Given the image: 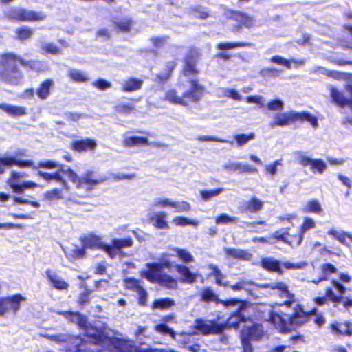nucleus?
<instances>
[{
  "label": "nucleus",
  "mask_w": 352,
  "mask_h": 352,
  "mask_svg": "<svg viewBox=\"0 0 352 352\" xmlns=\"http://www.w3.org/2000/svg\"><path fill=\"white\" fill-rule=\"evenodd\" d=\"M37 62L33 60H26L13 52L0 54V81L11 86L22 84L24 76L18 64L34 69Z\"/></svg>",
  "instance_id": "nucleus-1"
},
{
  "label": "nucleus",
  "mask_w": 352,
  "mask_h": 352,
  "mask_svg": "<svg viewBox=\"0 0 352 352\" xmlns=\"http://www.w3.org/2000/svg\"><path fill=\"white\" fill-rule=\"evenodd\" d=\"M292 309L293 311L287 320L284 318L283 314L274 311H270L268 321L278 332L281 333H290L292 330L302 327L308 322L307 314L301 304L296 303Z\"/></svg>",
  "instance_id": "nucleus-2"
},
{
  "label": "nucleus",
  "mask_w": 352,
  "mask_h": 352,
  "mask_svg": "<svg viewBox=\"0 0 352 352\" xmlns=\"http://www.w3.org/2000/svg\"><path fill=\"white\" fill-rule=\"evenodd\" d=\"M190 89L184 91L180 96L175 89H170L166 91L164 100L175 105L188 107L189 103L199 102L204 94L205 88L197 79L188 80Z\"/></svg>",
  "instance_id": "nucleus-3"
},
{
  "label": "nucleus",
  "mask_w": 352,
  "mask_h": 352,
  "mask_svg": "<svg viewBox=\"0 0 352 352\" xmlns=\"http://www.w3.org/2000/svg\"><path fill=\"white\" fill-rule=\"evenodd\" d=\"M58 314L70 322H76L79 327L85 329V336L95 344H102L109 340L108 336L100 329L88 324L85 316L78 311H61Z\"/></svg>",
  "instance_id": "nucleus-4"
},
{
  "label": "nucleus",
  "mask_w": 352,
  "mask_h": 352,
  "mask_svg": "<svg viewBox=\"0 0 352 352\" xmlns=\"http://www.w3.org/2000/svg\"><path fill=\"white\" fill-rule=\"evenodd\" d=\"M25 151H19L16 153V156H3L0 157V175L4 173L6 167H10L12 165L20 168L31 167L34 169L45 168L54 169L56 168H64V165L52 160L41 161L34 164V162L30 160H20L16 158L18 156H25Z\"/></svg>",
  "instance_id": "nucleus-5"
},
{
  "label": "nucleus",
  "mask_w": 352,
  "mask_h": 352,
  "mask_svg": "<svg viewBox=\"0 0 352 352\" xmlns=\"http://www.w3.org/2000/svg\"><path fill=\"white\" fill-rule=\"evenodd\" d=\"M309 123L314 128L318 126V119L307 111H287L278 113L270 122L271 127L284 126L296 123Z\"/></svg>",
  "instance_id": "nucleus-6"
},
{
  "label": "nucleus",
  "mask_w": 352,
  "mask_h": 352,
  "mask_svg": "<svg viewBox=\"0 0 352 352\" xmlns=\"http://www.w3.org/2000/svg\"><path fill=\"white\" fill-rule=\"evenodd\" d=\"M67 172L69 179L76 184L77 188L92 190L96 185L107 179L106 177L99 175L96 172L90 170H86L81 177H79L69 167L67 168Z\"/></svg>",
  "instance_id": "nucleus-7"
},
{
  "label": "nucleus",
  "mask_w": 352,
  "mask_h": 352,
  "mask_svg": "<svg viewBox=\"0 0 352 352\" xmlns=\"http://www.w3.org/2000/svg\"><path fill=\"white\" fill-rule=\"evenodd\" d=\"M260 265L263 269L270 273H276L278 275H282L283 274L282 267L286 270H298L304 268L307 263L305 262L294 263L289 261L280 263L273 257L265 256L261 258Z\"/></svg>",
  "instance_id": "nucleus-8"
},
{
  "label": "nucleus",
  "mask_w": 352,
  "mask_h": 352,
  "mask_svg": "<svg viewBox=\"0 0 352 352\" xmlns=\"http://www.w3.org/2000/svg\"><path fill=\"white\" fill-rule=\"evenodd\" d=\"M262 324L254 322L252 325L243 328L240 332L242 352H253L251 340H258L264 336Z\"/></svg>",
  "instance_id": "nucleus-9"
},
{
  "label": "nucleus",
  "mask_w": 352,
  "mask_h": 352,
  "mask_svg": "<svg viewBox=\"0 0 352 352\" xmlns=\"http://www.w3.org/2000/svg\"><path fill=\"white\" fill-rule=\"evenodd\" d=\"M6 16L13 22L41 21L46 18V15L41 12H36L21 8L10 9L6 12Z\"/></svg>",
  "instance_id": "nucleus-10"
},
{
  "label": "nucleus",
  "mask_w": 352,
  "mask_h": 352,
  "mask_svg": "<svg viewBox=\"0 0 352 352\" xmlns=\"http://www.w3.org/2000/svg\"><path fill=\"white\" fill-rule=\"evenodd\" d=\"M199 50L195 47H189L183 59V67L182 74L186 77L195 76L199 74V70L197 66V61L200 57Z\"/></svg>",
  "instance_id": "nucleus-11"
},
{
  "label": "nucleus",
  "mask_w": 352,
  "mask_h": 352,
  "mask_svg": "<svg viewBox=\"0 0 352 352\" xmlns=\"http://www.w3.org/2000/svg\"><path fill=\"white\" fill-rule=\"evenodd\" d=\"M25 300L26 298L21 294L0 297V316H4L8 313L16 314Z\"/></svg>",
  "instance_id": "nucleus-12"
},
{
  "label": "nucleus",
  "mask_w": 352,
  "mask_h": 352,
  "mask_svg": "<svg viewBox=\"0 0 352 352\" xmlns=\"http://www.w3.org/2000/svg\"><path fill=\"white\" fill-rule=\"evenodd\" d=\"M194 329L202 335L221 334L226 329L225 322L219 323L215 320H209L206 322L201 318L195 320Z\"/></svg>",
  "instance_id": "nucleus-13"
},
{
  "label": "nucleus",
  "mask_w": 352,
  "mask_h": 352,
  "mask_svg": "<svg viewBox=\"0 0 352 352\" xmlns=\"http://www.w3.org/2000/svg\"><path fill=\"white\" fill-rule=\"evenodd\" d=\"M344 89L349 94V98L344 96L342 91L333 86H331L329 90L331 102L338 107L344 108L348 107L352 109V83H347Z\"/></svg>",
  "instance_id": "nucleus-14"
},
{
  "label": "nucleus",
  "mask_w": 352,
  "mask_h": 352,
  "mask_svg": "<svg viewBox=\"0 0 352 352\" xmlns=\"http://www.w3.org/2000/svg\"><path fill=\"white\" fill-rule=\"evenodd\" d=\"M249 302L248 300H243L241 302V305H239V307L232 312H231L224 322L226 329H239L240 327L241 322H246L250 320V318L249 316H246L243 311L248 307Z\"/></svg>",
  "instance_id": "nucleus-15"
},
{
  "label": "nucleus",
  "mask_w": 352,
  "mask_h": 352,
  "mask_svg": "<svg viewBox=\"0 0 352 352\" xmlns=\"http://www.w3.org/2000/svg\"><path fill=\"white\" fill-rule=\"evenodd\" d=\"M223 16L226 20L234 21L238 23L236 27L240 28L245 27L250 28L254 25V19L244 12L226 8L224 10Z\"/></svg>",
  "instance_id": "nucleus-16"
},
{
  "label": "nucleus",
  "mask_w": 352,
  "mask_h": 352,
  "mask_svg": "<svg viewBox=\"0 0 352 352\" xmlns=\"http://www.w3.org/2000/svg\"><path fill=\"white\" fill-rule=\"evenodd\" d=\"M24 176H25V173H21L16 171L11 172L7 183L12 189L14 193L22 194L25 189L33 188L37 186V184L32 182H21V178Z\"/></svg>",
  "instance_id": "nucleus-17"
},
{
  "label": "nucleus",
  "mask_w": 352,
  "mask_h": 352,
  "mask_svg": "<svg viewBox=\"0 0 352 352\" xmlns=\"http://www.w3.org/2000/svg\"><path fill=\"white\" fill-rule=\"evenodd\" d=\"M251 46H252V43L243 41L218 43L216 45V48L219 51L215 54V57L223 61H227L231 58V55L226 50Z\"/></svg>",
  "instance_id": "nucleus-18"
},
{
  "label": "nucleus",
  "mask_w": 352,
  "mask_h": 352,
  "mask_svg": "<svg viewBox=\"0 0 352 352\" xmlns=\"http://www.w3.org/2000/svg\"><path fill=\"white\" fill-rule=\"evenodd\" d=\"M80 241L84 248L92 250L98 249L110 254V245L104 243L99 236L89 234L82 236Z\"/></svg>",
  "instance_id": "nucleus-19"
},
{
  "label": "nucleus",
  "mask_w": 352,
  "mask_h": 352,
  "mask_svg": "<svg viewBox=\"0 0 352 352\" xmlns=\"http://www.w3.org/2000/svg\"><path fill=\"white\" fill-rule=\"evenodd\" d=\"M329 329L336 336H352V321L334 320L329 325Z\"/></svg>",
  "instance_id": "nucleus-20"
},
{
  "label": "nucleus",
  "mask_w": 352,
  "mask_h": 352,
  "mask_svg": "<svg viewBox=\"0 0 352 352\" xmlns=\"http://www.w3.org/2000/svg\"><path fill=\"white\" fill-rule=\"evenodd\" d=\"M96 147L97 143L96 140L91 138L73 140L69 146L72 151L77 153L94 152Z\"/></svg>",
  "instance_id": "nucleus-21"
},
{
  "label": "nucleus",
  "mask_w": 352,
  "mask_h": 352,
  "mask_svg": "<svg viewBox=\"0 0 352 352\" xmlns=\"http://www.w3.org/2000/svg\"><path fill=\"white\" fill-rule=\"evenodd\" d=\"M138 348L131 340L111 337V351L113 352H138Z\"/></svg>",
  "instance_id": "nucleus-22"
},
{
  "label": "nucleus",
  "mask_w": 352,
  "mask_h": 352,
  "mask_svg": "<svg viewBox=\"0 0 352 352\" xmlns=\"http://www.w3.org/2000/svg\"><path fill=\"white\" fill-rule=\"evenodd\" d=\"M264 202L255 196H252L248 200L241 203L239 210L243 213H256L263 208Z\"/></svg>",
  "instance_id": "nucleus-23"
},
{
  "label": "nucleus",
  "mask_w": 352,
  "mask_h": 352,
  "mask_svg": "<svg viewBox=\"0 0 352 352\" xmlns=\"http://www.w3.org/2000/svg\"><path fill=\"white\" fill-rule=\"evenodd\" d=\"M299 163L302 166H309L314 173H322L326 169V164L322 160H312L309 157L302 155L299 157Z\"/></svg>",
  "instance_id": "nucleus-24"
},
{
  "label": "nucleus",
  "mask_w": 352,
  "mask_h": 352,
  "mask_svg": "<svg viewBox=\"0 0 352 352\" xmlns=\"http://www.w3.org/2000/svg\"><path fill=\"white\" fill-rule=\"evenodd\" d=\"M176 66L177 62L175 60L166 62L163 71L155 75V82L157 84L166 83L172 77Z\"/></svg>",
  "instance_id": "nucleus-25"
},
{
  "label": "nucleus",
  "mask_w": 352,
  "mask_h": 352,
  "mask_svg": "<svg viewBox=\"0 0 352 352\" xmlns=\"http://www.w3.org/2000/svg\"><path fill=\"white\" fill-rule=\"evenodd\" d=\"M143 84L144 80L142 78L130 76L122 82L120 90L125 93L137 91L142 89Z\"/></svg>",
  "instance_id": "nucleus-26"
},
{
  "label": "nucleus",
  "mask_w": 352,
  "mask_h": 352,
  "mask_svg": "<svg viewBox=\"0 0 352 352\" xmlns=\"http://www.w3.org/2000/svg\"><path fill=\"white\" fill-rule=\"evenodd\" d=\"M175 269L180 276L179 280L182 283L192 284L197 278L195 273L190 271V268L184 265L177 264Z\"/></svg>",
  "instance_id": "nucleus-27"
},
{
  "label": "nucleus",
  "mask_w": 352,
  "mask_h": 352,
  "mask_svg": "<svg viewBox=\"0 0 352 352\" xmlns=\"http://www.w3.org/2000/svg\"><path fill=\"white\" fill-rule=\"evenodd\" d=\"M166 212L160 211L151 214L148 218V221L153 227L159 230H168L170 228Z\"/></svg>",
  "instance_id": "nucleus-28"
},
{
  "label": "nucleus",
  "mask_w": 352,
  "mask_h": 352,
  "mask_svg": "<svg viewBox=\"0 0 352 352\" xmlns=\"http://www.w3.org/2000/svg\"><path fill=\"white\" fill-rule=\"evenodd\" d=\"M54 82L52 78L43 80L36 89V94L41 100H46L51 94Z\"/></svg>",
  "instance_id": "nucleus-29"
},
{
  "label": "nucleus",
  "mask_w": 352,
  "mask_h": 352,
  "mask_svg": "<svg viewBox=\"0 0 352 352\" xmlns=\"http://www.w3.org/2000/svg\"><path fill=\"white\" fill-rule=\"evenodd\" d=\"M134 98H129L127 101H118L114 105V111L118 115H129L135 110Z\"/></svg>",
  "instance_id": "nucleus-30"
},
{
  "label": "nucleus",
  "mask_w": 352,
  "mask_h": 352,
  "mask_svg": "<svg viewBox=\"0 0 352 352\" xmlns=\"http://www.w3.org/2000/svg\"><path fill=\"white\" fill-rule=\"evenodd\" d=\"M147 268L143 276L151 283L157 282L160 275L162 274L160 265L157 263H148Z\"/></svg>",
  "instance_id": "nucleus-31"
},
{
  "label": "nucleus",
  "mask_w": 352,
  "mask_h": 352,
  "mask_svg": "<svg viewBox=\"0 0 352 352\" xmlns=\"http://www.w3.org/2000/svg\"><path fill=\"white\" fill-rule=\"evenodd\" d=\"M133 21L131 18H122L113 21V30L118 33H127L131 30Z\"/></svg>",
  "instance_id": "nucleus-32"
},
{
  "label": "nucleus",
  "mask_w": 352,
  "mask_h": 352,
  "mask_svg": "<svg viewBox=\"0 0 352 352\" xmlns=\"http://www.w3.org/2000/svg\"><path fill=\"white\" fill-rule=\"evenodd\" d=\"M0 109L12 117H21L27 114L26 109L22 106H14L0 103Z\"/></svg>",
  "instance_id": "nucleus-33"
},
{
  "label": "nucleus",
  "mask_w": 352,
  "mask_h": 352,
  "mask_svg": "<svg viewBox=\"0 0 352 352\" xmlns=\"http://www.w3.org/2000/svg\"><path fill=\"white\" fill-rule=\"evenodd\" d=\"M45 274L47 279L50 281L53 287L59 290L67 289L69 287V284L62 278H60L56 274H54L52 270H47Z\"/></svg>",
  "instance_id": "nucleus-34"
},
{
  "label": "nucleus",
  "mask_w": 352,
  "mask_h": 352,
  "mask_svg": "<svg viewBox=\"0 0 352 352\" xmlns=\"http://www.w3.org/2000/svg\"><path fill=\"white\" fill-rule=\"evenodd\" d=\"M199 300L205 302H214L216 304H219V298L212 287H205L200 292Z\"/></svg>",
  "instance_id": "nucleus-35"
},
{
  "label": "nucleus",
  "mask_w": 352,
  "mask_h": 352,
  "mask_svg": "<svg viewBox=\"0 0 352 352\" xmlns=\"http://www.w3.org/2000/svg\"><path fill=\"white\" fill-rule=\"evenodd\" d=\"M315 226V221L311 218L305 217L303 219V221L299 228L298 233L295 234V237L297 238L299 244L302 243L304 234L305 233V232H307L309 229L314 228Z\"/></svg>",
  "instance_id": "nucleus-36"
},
{
  "label": "nucleus",
  "mask_w": 352,
  "mask_h": 352,
  "mask_svg": "<svg viewBox=\"0 0 352 352\" xmlns=\"http://www.w3.org/2000/svg\"><path fill=\"white\" fill-rule=\"evenodd\" d=\"M124 145L126 147H132L134 146H148L149 145L148 140L146 137L129 136L126 138L123 141Z\"/></svg>",
  "instance_id": "nucleus-37"
},
{
  "label": "nucleus",
  "mask_w": 352,
  "mask_h": 352,
  "mask_svg": "<svg viewBox=\"0 0 352 352\" xmlns=\"http://www.w3.org/2000/svg\"><path fill=\"white\" fill-rule=\"evenodd\" d=\"M14 32L15 38L16 40L23 41L30 39L32 36L34 30L30 27L22 25L17 28Z\"/></svg>",
  "instance_id": "nucleus-38"
},
{
  "label": "nucleus",
  "mask_w": 352,
  "mask_h": 352,
  "mask_svg": "<svg viewBox=\"0 0 352 352\" xmlns=\"http://www.w3.org/2000/svg\"><path fill=\"white\" fill-rule=\"evenodd\" d=\"M226 254L232 258L241 260H250L252 255L250 252L245 250H236L235 248H228L226 250Z\"/></svg>",
  "instance_id": "nucleus-39"
},
{
  "label": "nucleus",
  "mask_w": 352,
  "mask_h": 352,
  "mask_svg": "<svg viewBox=\"0 0 352 352\" xmlns=\"http://www.w3.org/2000/svg\"><path fill=\"white\" fill-rule=\"evenodd\" d=\"M271 238L276 241H282L290 246H298L300 245L297 238L295 237V234L290 236L289 238H285V234H283L279 231H276L271 235Z\"/></svg>",
  "instance_id": "nucleus-40"
},
{
  "label": "nucleus",
  "mask_w": 352,
  "mask_h": 352,
  "mask_svg": "<svg viewBox=\"0 0 352 352\" xmlns=\"http://www.w3.org/2000/svg\"><path fill=\"white\" fill-rule=\"evenodd\" d=\"M209 268L211 270L210 276H213L214 277L215 283L217 285L222 286L224 287L228 286V282L223 280L225 276L222 274V272L217 265L211 264L209 265Z\"/></svg>",
  "instance_id": "nucleus-41"
},
{
  "label": "nucleus",
  "mask_w": 352,
  "mask_h": 352,
  "mask_svg": "<svg viewBox=\"0 0 352 352\" xmlns=\"http://www.w3.org/2000/svg\"><path fill=\"white\" fill-rule=\"evenodd\" d=\"M67 76L72 81L76 82H85L89 79L86 74L75 69H69Z\"/></svg>",
  "instance_id": "nucleus-42"
},
{
  "label": "nucleus",
  "mask_w": 352,
  "mask_h": 352,
  "mask_svg": "<svg viewBox=\"0 0 352 352\" xmlns=\"http://www.w3.org/2000/svg\"><path fill=\"white\" fill-rule=\"evenodd\" d=\"M157 283L167 288H175L177 285V280L175 278L165 273L160 275Z\"/></svg>",
  "instance_id": "nucleus-43"
},
{
  "label": "nucleus",
  "mask_w": 352,
  "mask_h": 352,
  "mask_svg": "<svg viewBox=\"0 0 352 352\" xmlns=\"http://www.w3.org/2000/svg\"><path fill=\"white\" fill-rule=\"evenodd\" d=\"M322 210V209L320 203L316 199H311L307 201L306 206L302 208V212L305 213L320 214Z\"/></svg>",
  "instance_id": "nucleus-44"
},
{
  "label": "nucleus",
  "mask_w": 352,
  "mask_h": 352,
  "mask_svg": "<svg viewBox=\"0 0 352 352\" xmlns=\"http://www.w3.org/2000/svg\"><path fill=\"white\" fill-rule=\"evenodd\" d=\"M175 305L173 299L168 298H160L155 300L153 302V307L161 310H164L170 308Z\"/></svg>",
  "instance_id": "nucleus-45"
},
{
  "label": "nucleus",
  "mask_w": 352,
  "mask_h": 352,
  "mask_svg": "<svg viewBox=\"0 0 352 352\" xmlns=\"http://www.w3.org/2000/svg\"><path fill=\"white\" fill-rule=\"evenodd\" d=\"M229 169L233 171H238L240 173H255L257 171L256 168L254 166L241 163H236L229 166Z\"/></svg>",
  "instance_id": "nucleus-46"
},
{
  "label": "nucleus",
  "mask_w": 352,
  "mask_h": 352,
  "mask_svg": "<svg viewBox=\"0 0 352 352\" xmlns=\"http://www.w3.org/2000/svg\"><path fill=\"white\" fill-rule=\"evenodd\" d=\"M133 241L130 237L122 239H113L111 242V251L113 250H120L124 248L132 246Z\"/></svg>",
  "instance_id": "nucleus-47"
},
{
  "label": "nucleus",
  "mask_w": 352,
  "mask_h": 352,
  "mask_svg": "<svg viewBox=\"0 0 352 352\" xmlns=\"http://www.w3.org/2000/svg\"><path fill=\"white\" fill-rule=\"evenodd\" d=\"M56 168L57 170L52 173V179H54L56 182H59L65 190H69V188L67 182L63 179V177L61 175V173L67 175V168L65 169V167L62 168Z\"/></svg>",
  "instance_id": "nucleus-48"
},
{
  "label": "nucleus",
  "mask_w": 352,
  "mask_h": 352,
  "mask_svg": "<svg viewBox=\"0 0 352 352\" xmlns=\"http://www.w3.org/2000/svg\"><path fill=\"white\" fill-rule=\"evenodd\" d=\"M41 50L43 54L57 55L61 53V50L55 44L49 43L41 45Z\"/></svg>",
  "instance_id": "nucleus-49"
},
{
  "label": "nucleus",
  "mask_w": 352,
  "mask_h": 352,
  "mask_svg": "<svg viewBox=\"0 0 352 352\" xmlns=\"http://www.w3.org/2000/svg\"><path fill=\"white\" fill-rule=\"evenodd\" d=\"M170 39L169 36L168 35H163V36H152L150 38L151 42L152 43L153 45L155 48H160L165 45L168 40Z\"/></svg>",
  "instance_id": "nucleus-50"
},
{
  "label": "nucleus",
  "mask_w": 352,
  "mask_h": 352,
  "mask_svg": "<svg viewBox=\"0 0 352 352\" xmlns=\"http://www.w3.org/2000/svg\"><path fill=\"white\" fill-rule=\"evenodd\" d=\"M174 251L176 252L177 256L185 263L192 262L194 258L191 254L185 249L175 248Z\"/></svg>",
  "instance_id": "nucleus-51"
},
{
  "label": "nucleus",
  "mask_w": 352,
  "mask_h": 352,
  "mask_svg": "<svg viewBox=\"0 0 352 352\" xmlns=\"http://www.w3.org/2000/svg\"><path fill=\"white\" fill-rule=\"evenodd\" d=\"M272 289H278L279 291L278 296L281 298L289 294L291 292L289 290L287 285L283 282L279 281L270 285Z\"/></svg>",
  "instance_id": "nucleus-52"
},
{
  "label": "nucleus",
  "mask_w": 352,
  "mask_h": 352,
  "mask_svg": "<svg viewBox=\"0 0 352 352\" xmlns=\"http://www.w3.org/2000/svg\"><path fill=\"white\" fill-rule=\"evenodd\" d=\"M321 276L326 278V280H328L329 276L337 272L336 267L331 263H324L320 267Z\"/></svg>",
  "instance_id": "nucleus-53"
},
{
  "label": "nucleus",
  "mask_w": 352,
  "mask_h": 352,
  "mask_svg": "<svg viewBox=\"0 0 352 352\" xmlns=\"http://www.w3.org/2000/svg\"><path fill=\"white\" fill-rule=\"evenodd\" d=\"M223 191L222 188H217L212 190H201V197L204 201L210 200L213 197L219 195Z\"/></svg>",
  "instance_id": "nucleus-54"
},
{
  "label": "nucleus",
  "mask_w": 352,
  "mask_h": 352,
  "mask_svg": "<svg viewBox=\"0 0 352 352\" xmlns=\"http://www.w3.org/2000/svg\"><path fill=\"white\" fill-rule=\"evenodd\" d=\"M155 329L162 334L169 335L173 339H175L176 337V333L174 331V330L164 323L157 324L155 327Z\"/></svg>",
  "instance_id": "nucleus-55"
},
{
  "label": "nucleus",
  "mask_w": 352,
  "mask_h": 352,
  "mask_svg": "<svg viewBox=\"0 0 352 352\" xmlns=\"http://www.w3.org/2000/svg\"><path fill=\"white\" fill-rule=\"evenodd\" d=\"M125 288L129 290L135 291L141 288L142 286L140 285V281L133 277L126 278L124 279Z\"/></svg>",
  "instance_id": "nucleus-56"
},
{
  "label": "nucleus",
  "mask_w": 352,
  "mask_h": 352,
  "mask_svg": "<svg viewBox=\"0 0 352 352\" xmlns=\"http://www.w3.org/2000/svg\"><path fill=\"white\" fill-rule=\"evenodd\" d=\"M325 297L327 300L333 303H340L343 300V296L341 295H336L331 287H327L325 289Z\"/></svg>",
  "instance_id": "nucleus-57"
},
{
  "label": "nucleus",
  "mask_w": 352,
  "mask_h": 352,
  "mask_svg": "<svg viewBox=\"0 0 352 352\" xmlns=\"http://www.w3.org/2000/svg\"><path fill=\"white\" fill-rule=\"evenodd\" d=\"M324 74L327 76L336 80L347 79L349 78L351 76L350 74L343 73L336 70H327L325 71Z\"/></svg>",
  "instance_id": "nucleus-58"
},
{
  "label": "nucleus",
  "mask_w": 352,
  "mask_h": 352,
  "mask_svg": "<svg viewBox=\"0 0 352 352\" xmlns=\"http://www.w3.org/2000/svg\"><path fill=\"white\" fill-rule=\"evenodd\" d=\"M173 222L176 226H185L187 225L197 226V222L196 221L187 219L184 217L177 216L175 217L173 219Z\"/></svg>",
  "instance_id": "nucleus-59"
},
{
  "label": "nucleus",
  "mask_w": 352,
  "mask_h": 352,
  "mask_svg": "<svg viewBox=\"0 0 352 352\" xmlns=\"http://www.w3.org/2000/svg\"><path fill=\"white\" fill-rule=\"evenodd\" d=\"M172 208H174L177 212H188L191 209L190 204L186 201H173Z\"/></svg>",
  "instance_id": "nucleus-60"
},
{
  "label": "nucleus",
  "mask_w": 352,
  "mask_h": 352,
  "mask_svg": "<svg viewBox=\"0 0 352 352\" xmlns=\"http://www.w3.org/2000/svg\"><path fill=\"white\" fill-rule=\"evenodd\" d=\"M255 137L254 133H250L248 135L245 134H237L234 135V140H236L239 146H243L247 144L250 140L254 139Z\"/></svg>",
  "instance_id": "nucleus-61"
},
{
  "label": "nucleus",
  "mask_w": 352,
  "mask_h": 352,
  "mask_svg": "<svg viewBox=\"0 0 352 352\" xmlns=\"http://www.w3.org/2000/svg\"><path fill=\"white\" fill-rule=\"evenodd\" d=\"M236 221V218L235 217H230L226 214H221L215 219V222L217 224H229Z\"/></svg>",
  "instance_id": "nucleus-62"
},
{
  "label": "nucleus",
  "mask_w": 352,
  "mask_h": 352,
  "mask_svg": "<svg viewBox=\"0 0 352 352\" xmlns=\"http://www.w3.org/2000/svg\"><path fill=\"white\" fill-rule=\"evenodd\" d=\"M267 107L271 111H282L284 108V104L280 100L274 99L268 102Z\"/></svg>",
  "instance_id": "nucleus-63"
},
{
  "label": "nucleus",
  "mask_w": 352,
  "mask_h": 352,
  "mask_svg": "<svg viewBox=\"0 0 352 352\" xmlns=\"http://www.w3.org/2000/svg\"><path fill=\"white\" fill-rule=\"evenodd\" d=\"M45 197L50 200H56L63 198L61 190L58 188H54L47 191L46 192Z\"/></svg>",
  "instance_id": "nucleus-64"
}]
</instances>
